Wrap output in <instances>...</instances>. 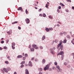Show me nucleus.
<instances>
[{
	"label": "nucleus",
	"mask_w": 74,
	"mask_h": 74,
	"mask_svg": "<svg viewBox=\"0 0 74 74\" xmlns=\"http://www.w3.org/2000/svg\"><path fill=\"white\" fill-rule=\"evenodd\" d=\"M63 41V43H64V44L65 43H66V42H67V40L65 39Z\"/></svg>",
	"instance_id": "a211bd4d"
},
{
	"label": "nucleus",
	"mask_w": 74,
	"mask_h": 74,
	"mask_svg": "<svg viewBox=\"0 0 74 74\" xmlns=\"http://www.w3.org/2000/svg\"><path fill=\"white\" fill-rule=\"evenodd\" d=\"M58 41H59L57 39L56 40H55V42L56 43H57L58 42Z\"/></svg>",
	"instance_id": "a878e982"
},
{
	"label": "nucleus",
	"mask_w": 74,
	"mask_h": 74,
	"mask_svg": "<svg viewBox=\"0 0 74 74\" xmlns=\"http://www.w3.org/2000/svg\"><path fill=\"white\" fill-rule=\"evenodd\" d=\"M56 68L57 69H60V67H59V66H56Z\"/></svg>",
	"instance_id": "b1692460"
},
{
	"label": "nucleus",
	"mask_w": 74,
	"mask_h": 74,
	"mask_svg": "<svg viewBox=\"0 0 74 74\" xmlns=\"http://www.w3.org/2000/svg\"><path fill=\"white\" fill-rule=\"evenodd\" d=\"M5 63H6V64H8V62L7 61H6L5 62Z\"/></svg>",
	"instance_id": "de8ad7c7"
},
{
	"label": "nucleus",
	"mask_w": 74,
	"mask_h": 74,
	"mask_svg": "<svg viewBox=\"0 0 74 74\" xmlns=\"http://www.w3.org/2000/svg\"><path fill=\"white\" fill-rule=\"evenodd\" d=\"M54 64L56 66H57L58 65V63L56 62H54Z\"/></svg>",
	"instance_id": "5701e85b"
},
{
	"label": "nucleus",
	"mask_w": 74,
	"mask_h": 74,
	"mask_svg": "<svg viewBox=\"0 0 74 74\" xmlns=\"http://www.w3.org/2000/svg\"><path fill=\"white\" fill-rule=\"evenodd\" d=\"M50 51H51V52L52 54L54 55V53H53V50L52 49H51L50 50Z\"/></svg>",
	"instance_id": "423d86ee"
},
{
	"label": "nucleus",
	"mask_w": 74,
	"mask_h": 74,
	"mask_svg": "<svg viewBox=\"0 0 74 74\" xmlns=\"http://www.w3.org/2000/svg\"><path fill=\"white\" fill-rule=\"evenodd\" d=\"M43 14V17H45V16H46V15L44 13Z\"/></svg>",
	"instance_id": "4c0bfd02"
},
{
	"label": "nucleus",
	"mask_w": 74,
	"mask_h": 74,
	"mask_svg": "<svg viewBox=\"0 0 74 74\" xmlns=\"http://www.w3.org/2000/svg\"><path fill=\"white\" fill-rule=\"evenodd\" d=\"M45 39V36H43L42 37V40H44V39Z\"/></svg>",
	"instance_id": "4468645a"
},
{
	"label": "nucleus",
	"mask_w": 74,
	"mask_h": 74,
	"mask_svg": "<svg viewBox=\"0 0 74 74\" xmlns=\"http://www.w3.org/2000/svg\"><path fill=\"white\" fill-rule=\"evenodd\" d=\"M34 59V58H32L31 60H33Z\"/></svg>",
	"instance_id": "4d7b16f0"
},
{
	"label": "nucleus",
	"mask_w": 74,
	"mask_h": 74,
	"mask_svg": "<svg viewBox=\"0 0 74 74\" xmlns=\"http://www.w3.org/2000/svg\"><path fill=\"white\" fill-rule=\"evenodd\" d=\"M39 74H42V73L41 72H40Z\"/></svg>",
	"instance_id": "0e129e2a"
},
{
	"label": "nucleus",
	"mask_w": 74,
	"mask_h": 74,
	"mask_svg": "<svg viewBox=\"0 0 74 74\" xmlns=\"http://www.w3.org/2000/svg\"><path fill=\"white\" fill-rule=\"evenodd\" d=\"M3 70L6 73H7V72H8V71L7 70L6 68H3Z\"/></svg>",
	"instance_id": "2eb2a0df"
},
{
	"label": "nucleus",
	"mask_w": 74,
	"mask_h": 74,
	"mask_svg": "<svg viewBox=\"0 0 74 74\" xmlns=\"http://www.w3.org/2000/svg\"><path fill=\"white\" fill-rule=\"evenodd\" d=\"M58 9H59V10H60L61 9V7L60 6H59L58 8Z\"/></svg>",
	"instance_id": "f704fd0d"
},
{
	"label": "nucleus",
	"mask_w": 74,
	"mask_h": 74,
	"mask_svg": "<svg viewBox=\"0 0 74 74\" xmlns=\"http://www.w3.org/2000/svg\"><path fill=\"white\" fill-rule=\"evenodd\" d=\"M12 49H15V47H14V46L12 45Z\"/></svg>",
	"instance_id": "473e14b6"
},
{
	"label": "nucleus",
	"mask_w": 74,
	"mask_h": 74,
	"mask_svg": "<svg viewBox=\"0 0 74 74\" xmlns=\"http://www.w3.org/2000/svg\"><path fill=\"white\" fill-rule=\"evenodd\" d=\"M25 59H26V57H24L23 58V60H25Z\"/></svg>",
	"instance_id": "72a5a7b5"
},
{
	"label": "nucleus",
	"mask_w": 74,
	"mask_h": 74,
	"mask_svg": "<svg viewBox=\"0 0 74 74\" xmlns=\"http://www.w3.org/2000/svg\"><path fill=\"white\" fill-rule=\"evenodd\" d=\"M49 18H50V19H52V16H51V15L49 16Z\"/></svg>",
	"instance_id": "7c9ffc66"
},
{
	"label": "nucleus",
	"mask_w": 74,
	"mask_h": 74,
	"mask_svg": "<svg viewBox=\"0 0 74 74\" xmlns=\"http://www.w3.org/2000/svg\"><path fill=\"white\" fill-rule=\"evenodd\" d=\"M38 70H39V71H42V68H39V69H38Z\"/></svg>",
	"instance_id": "aec40b11"
},
{
	"label": "nucleus",
	"mask_w": 74,
	"mask_h": 74,
	"mask_svg": "<svg viewBox=\"0 0 74 74\" xmlns=\"http://www.w3.org/2000/svg\"><path fill=\"white\" fill-rule=\"evenodd\" d=\"M64 34H67V32H63Z\"/></svg>",
	"instance_id": "58836bf2"
},
{
	"label": "nucleus",
	"mask_w": 74,
	"mask_h": 74,
	"mask_svg": "<svg viewBox=\"0 0 74 74\" xmlns=\"http://www.w3.org/2000/svg\"><path fill=\"white\" fill-rule=\"evenodd\" d=\"M4 42V41L3 40H2L1 41V44H3Z\"/></svg>",
	"instance_id": "79ce46f5"
},
{
	"label": "nucleus",
	"mask_w": 74,
	"mask_h": 74,
	"mask_svg": "<svg viewBox=\"0 0 74 74\" xmlns=\"http://www.w3.org/2000/svg\"><path fill=\"white\" fill-rule=\"evenodd\" d=\"M72 9H73V10H74V7H72Z\"/></svg>",
	"instance_id": "69168bd1"
},
{
	"label": "nucleus",
	"mask_w": 74,
	"mask_h": 74,
	"mask_svg": "<svg viewBox=\"0 0 74 74\" xmlns=\"http://www.w3.org/2000/svg\"><path fill=\"white\" fill-rule=\"evenodd\" d=\"M34 6H37V5H36V3L37 4H38V2H34Z\"/></svg>",
	"instance_id": "f8f14e48"
},
{
	"label": "nucleus",
	"mask_w": 74,
	"mask_h": 74,
	"mask_svg": "<svg viewBox=\"0 0 74 74\" xmlns=\"http://www.w3.org/2000/svg\"><path fill=\"white\" fill-rule=\"evenodd\" d=\"M67 67H68V68H70V65H68V66H67Z\"/></svg>",
	"instance_id": "5fc2aeb1"
},
{
	"label": "nucleus",
	"mask_w": 74,
	"mask_h": 74,
	"mask_svg": "<svg viewBox=\"0 0 74 74\" xmlns=\"http://www.w3.org/2000/svg\"><path fill=\"white\" fill-rule=\"evenodd\" d=\"M32 47H33V48H34L35 49H38V47H37V46L36 45H34L32 46Z\"/></svg>",
	"instance_id": "20e7f679"
},
{
	"label": "nucleus",
	"mask_w": 74,
	"mask_h": 74,
	"mask_svg": "<svg viewBox=\"0 0 74 74\" xmlns=\"http://www.w3.org/2000/svg\"><path fill=\"white\" fill-rule=\"evenodd\" d=\"M18 21H15L12 23L13 24H15V23H17Z\"/></svg>",
	"instance_id": "cd10ccee"
},
{
	"label": "nucleus",
	"mask_w": 74,
	"mask_h": 74,
	"mask_svg": "<svg viewBox=\"0 0 74 74\" xmlns=\"http://www.w3.org/2000/svg\"><path fill=\"white\" fill-rule=\"evenodd\" d=\"M58 72H59V71H60V69H58L57 70Z\"/></svg>",
	"instance_id": "3c124183"
},
{
	"label": "nucleus",
	"mask_w": 74,
	"mask_h": 74,
	"mask_svg": "<svg viewBox=\"0 0 74 74\" xmlns=\"http://www.w3.org/2000/svg\"><path fill=\"white\" fill-rule=\"evenodd\" d=\"M64 65H65V66H66L67 64V63L66 62H64Z\"/></svg>",
	"instance_id": "c756f323"
},
{
	"label": "nucleus",
	"mask_w": 74,
	"mask_h": 74,
	"mask_svg": "<svg viewBox=\"0 0 74 74\" xmlns=\"http://www.w3.org/2000/svg\"><path fill=\"white\" fill-rule=\"evenodd\" d=\"M67 2H71V0H66Z\"/></svg>",
	"instance_id": "37998d69"
},
{
	"label": "nucleus",
	"mask_w": 74,
	"mask_h": 74,
	"mask_svg": "<svg viewBox=\"0 0 74 74\" xmlns=\"http://www.w3.org/2000/svg\"><path fill=\"white\" fill-rule=\"evenodd\" d=\"M4 49H7V47H3Z\"/></svg>",
	"instance_id": "49530a36"
},
{
	"label": "nucleus",
	"mask_w": 74,
	"mask_h": 74,
	"mask_svg": "<svg viewBox=\"0 0 74 74\" xmlns=\"http://www.w3.org/2000/svg\"><path fill=\"white\" fill-rule=\"evenodd\" d=\"M31 45H29V48H31Z\"/></svg>",
	"instance_id": "864d4df0"
},
{
	"label": "nucleus",
	"mask_w": 74,
	"mask_h": 74,
	"mask_svg": "<svg viewBox=\"0 0 74 74\" xmlns=\"http://www.w3.org/2000/svg\"><path fill=\"white\" fill-rule=\"evenodd\" d=\"M25 12L27 14H28V11H27V9H26L25 10Z\"/></svg>",
	"instance_id": "c85d7f7f"
},
{
	"label": "nucleus",
	"mask_w": 74,
	"mask_h": 74,
	"mask_svg": "<svg viewBox=\"0 0 74 74\" xmlns=\"http://www.w3.org/2000/svg\"><path fill=\"white\" fill-rule=\"evenodd\" d=\"M35 61H36V62H37V61H38V59H35Z\"/></svg>",
	"instance_id": "13d9d810"
},
{
	"label": "nucleus",
	"mask_w": 74,
	"mask_h": 74,
	"mask_svg": "<svg viewBox=\"0 0 74 74\" xmlns=\"http://www.w3.org/2000/svg\"><path fill=\"white\" fill-rule=\"evenodd\" d=\"M57 12H58V13H60V10H59L58 9L57 10Z\"/></svg>",
	"instance_id": "c9c22d12"
},
{
	"label": "nucleus",
	"mask_w": 74,
	"mask_h": 74,
	"mask_svg": "<svg viewBox=\"0 0 74 74\" xmlns=\"http://www.w3.org/2000/svg\"><path fill=\"white\" fill-rule=\"evenodd\" d=\"M60 4L61 6H64V5L63 4L61 3H60Z\"/></svg>",
	"instance_id": "bb28decb"
},
{
	"label": "nucleus",
	"mask_w": 74,
	"mask_h": 74,
	"mask_svg": "<svg viewBox=\"0 0 74 74\" xmlns=\"http://www.w3.org/2000/svg\"><path fill=\"white\" fill-rule=\"evenodd\" d=\"M61 58H62V59H61L62 60H63V59L64 58V55H62Z\"/></svg>",
	"instance_id": "412c9836"
},
{
	"label": "nucleus",
	"mask_w": 74,
	"mask_h": 74,
	"mask_svg": "<svg viewBox=\"0 0 74 74\" xmlns=\"http://www.w3.org/2000/svg\"><path fill=\"white\" fill-rule=\"evenodd\" d=\"M14 74H16V72H14Z\"/></svg>",
	"instance_id": "338daca9"
},
{
	"label": "nucleus",
	"mask_w": 74,
	"mask_h": 74,
	"mask_svg": "<svg viewBox=\"0 0 74 74\" xmlns=\"http://www.w3.org/2000/svg\"><path fill=\"white\" fill-rule=\"evenodd\" d=\"M60 48L61 49V51H62L63 49V47L62 45H61L60 47Z\"/></svg>",
	"instance_id": "9b49d317"
},
{
	"label": "nucleus",
	"mask_w": 74,
	"mask_h": 74,
	"mask_svg": "<svg viewBox=\"0 0 74 74\" xmlns=\"http://www.w3.org/2000/svg\"><path fill=\"white\" fill-rule=\"evenodd\" d=\"M42 10V9L40 8V9L38 11L39 12H41V11Z\"/></svg>",
	"instance_id": "a19ab883"
},
{
	"label": "nucleus",
	"mask_w": 74,
	"mask_h": 74,
	"mask_svg": "<svg viewBox=\"0 0 74 74\" xmlns=\"http://www.w3.org/2000/svg\"><path fill=\"white\" fill-rule=\"evenodd\" d=\"M51 63L52 62H50V63H49V66H50V64H51Z\"/></svg>",
	"instance_id": "e2e57ef3"
},
{
	"label": "nucleus",
	"mask_w": 74,
	"mask_h": 74,
	"mask_svg": "<svg viewBox=\"0 0 74 74\" xmlns=\"http://www.w3.org/2000/svg\"><path fill=\"white\" fill-rule=\"evenodd\" d=\"M55 67L54 66H53V67L52 69H53V70H54V69H55Z\"/></svg>",
	"instance_id": "6e6d98bb"
},
{
	"label": "nucleus",
	"mask_w": 74,
	"mask_h": 74,
	"mask_svg": "<svg viewBox=\"0 0 74 74\" xmlns=\"http://www.w3.org/2000/svg\"><path fill=\"white\" fill-rule=\"evenodd\" d=\"M28 65L29 66H31V67L32 66V62H31V61H29V62Z\"/></svg>",
	"instance_id": "6e6552de"
},
{
	"label": "nucleus",
	"mask_w": 74,
	"mask_h": 74,
	"mask_svg": "<svg viewBox=\"0 0 74 74\" xmlns=\"http://www.w3.org/2000/svg\"><path fill=\"white\" fill-rule=\"evenodd\" d=\"M25 63V61H23L22 62H21V64H24V63Z\"/></svg>",
	"instance_id": "6ab92c4d"
},
{
	"label": "nucleus",
	"mask_w": 74,
	"mask_h": 74,
	"mask_svg": "<svg viewBox=\"0 0 74 74\" xmlns=\"http://www.w3.org/2000/svg\"><path fill=\"white\" fill-rule=\"evenodd\" d=\"M2 49H3L2 48L0 47V50H2Z\"/></svg>",
	"instance_id": "bf43d9fd"
},
{
	"label": "nucleus",
	"mask_w": 74,
	"mask_h": 74,
	"mask_svg": "<svg viewBox=\"0 0 74 74\" xmlns=\"http://www.w3.org/2000/svg\"><path fill=\"white\" fill-rule=\"evenodd\" d=\"M31 51L33 52L34 51V48L31 49Z\"/></svg>",
	"instance_id": "393cba45"
},
{
	"label": "nucleus",
	"mask_w": 74,
	"mask_h": 74,
	"mask_svg": "<svg viewBox=\"0 0 74 74\" xmlns=\"http://www.w3.org/2000/svg\"><path fill=\"white\" fill-rule=\"evenodd\" d=\"M45 63V59H43L42 60V63L44 64V63Z\"/></svg>",
	"instance_id": "ddd939ff"
},
{
	"label": "nucleus",
	"mask_w": 74,
	"mask_h": 74,
	"mask_svg": "<svg viewBox=\"0 0 74 74\" xmlns=\"http://www.w3.org/2000/svg\"><path fill=\"white\" fill-rule=\"evenodd\" d=\"M39 16H42V14H40V15H39Z\"/></svg>",
	"instance_id": "680f3d73"
},
{
	"label": "nucleus",
	"mask_w": 74,
	"mask_h": 74,
	"mask_svg": "<svg viewBox=\"0 0 74 74\" xmlns=\"http://www.w3.org/2000/svg\"><path fill=\"white\" fill-rule=\"evenodd\" d=\"M61 45H60V44H58V47H60V46Z\"/></svg>",
	"instance_id": "ea45409f"
},
{
	"label": "nucleus",
	"mask_w": 74,
	"mask_h": 74,
	"mask_svg": "<svg viewBox=\"0 0 74 74\" xmlns=\"http://www.w3.org/2000/svg\"><path fill=\"white\" fill-rule=\"evenodd\" d=\"M53 28H49V30H53Z\"/></svg>",
	"instance_id": "2f4dec72"
},
{
	"label": "nucleus",
	"mask_w": 74,
	"mask_h": 74,
	"mask_svg": "<svg viewBox=\"0 0 74 74\" xmlns=\"http://www.w3.org/2000/svg\"><path fill=\"white\" fill-rule=\"evenodd\" d=\"M25 74H29V71H28V70L27 69H25Z\"/></svg>",
	"instance_id": "39448f33"
},
{
	"label": "nucleus",
	"mask_w": 74,
	"mask_h": 74,
	"mask_svg": "<svg viewBox=\"0 0 74 74\" xmlns=\"http://www.w3.org/2000/svg\"><path fill=\"white\" fill-rule=\"evenodd\" d=\"M66 37L69 40V39H70V36L69 35L66 36Z\"/></svg>",
	"instance_id": "9d476101"
},
{
	"label": "nucleus",
	"mask_w": 74,
	"mask_h": 74,
	"mask_svg": "<svg viewBox=\"0 0 74 74\" xmlns=\"http://www.w3.org/2000/svg\"><path fill=\"white\" fill-rule=\"evenodd\" d=\"M49 68V64H47L46 66L44 68V70H48Z\"/></svg>",
	"instance_id": "f257e3e1"
},
{
	"label": "nucleus",
	"mask_w": 74,
	"mask_h": 74,
	"mask_svg": "<svg viewBox=\"0 0 74 74\" xmlns=\"http://www.w3.org/2000/svg\"><path fill=\"white\" fill-rule=\"evenodd\" d=\"M74 42V39H73L72 40V41H71V42Z\"/></svg>",
	"instance_id": "8fccbe9b"
},
{
	"label": "nucleus",
	"mask_w": 74,
	"mask_h": 74,
	"mask_svg": "<svg viewBox=\"0 0 74 74\" xmlns=\"http://www.w3.org/2000/svg\"><path fill=\"white\" fill-rule=\"evenodd\" d=\"M12 45H13V46H15V43H14V42L12 43Z\"/></svg>",
	"instance_id": "e433bc0d"
},
{
	"label": "nucleus",
	"mask_w": 74,
	"mask_h": 74,
	"mask_svg": "<svg viewBox=\"0 0 74 74\" xmlns=\"http://www.w3.org/2000/svg\"><path fill=\"white\" fill-rule=\"evenodd\" d=\"M2 72H3V73H4V71L3 70H2Z\"/></svg>",
	"instance_id": "774afa93"
},
{
	"label": "nucleus",
	"mask_w": 74,
	"mask_h": 74,
	"mask_svg": "<svg viewBox=\"0 0 74 74\" xmlns=\"http://www.w3.org/2000/svg\"><path fill=\"white\" fill-rule=\"evenodd\" d=\"M63 54H64V53H63V52L61 51L57 54V55H63Z\"/></svg>",
	"instance_id": "7ed1b4c3"
},
{
	"label": "nucleus",
	"mask_w": 74,
	"mask_h": 74,
	"mask_svg": "<svg viewBox=\"0 0 74 74\" xmlns=\"http://www.w3.org/2000/svg\"><path fill=\"white\" fill-rule=\"evenodd\" d=\"M48 5H49V4H46L45 7L47 8H48Z\"/></svg>",
	"instance_id": "f3484780"
},
{
	"label": "nucleus",
	"mask_w": 74,
	"mask_h": 74,
	"mask_svg": "<svg viewBox=\"0 0 74 74\" xmlns=\"http://www.w3.org/2000/svg\"><path fill=\"white\" fill-rule=\"evenodd\" d=\"M45 30H46V32H49V29L48 28H46L45 29Z\"/></svg>",
	"instance_id": "dca6fc26"
},
{
	"label": "nucleus",
	"mask_w": 74,
	"mask_h": 74,
	"mask_svg": "<svg viewBox=\"0 0 74 74\" xmlns=\"http://www.w3.org/2000/svg\"><path fill=\"white\" fill-rule=\"evenodd\" d=\"M23 58V56L22 55H19L17 56V58Z\"/></svg>",
	"instance_id": "1a4fd4ad"
},
{
	"label": "nucleus",
	"mask_w": 74,
	"mask_h": 74,
	"mask_svg": "<svg viewBox=\"0 0 74 74\" xmlns=\"http://www.w3.org/2000/svg\"><path fill=\"white\" fill-rule=\"evenodd\" d=\"M26 23H29L30 22V20L29 18H26L25 19Z\"/></svg>",
	"instance_id": "f03ea898"
},
{
	"label": "nucleus",
	"mask_w": 74,
	"mask_h": 74,
	"mask_svg": "<svg viewBox=\"0 0 74 74\" xmlns=\"http://www.w3.org/2000/svg\"><path fill=\"white\" fill-rule=\"evenodd\" d=\"M24 66V65H23V64H22V65H21V67H23Z\"/></svg>",
	"instance_id": "603ef678"
},
{
	"label": "nucleus",
	"mask_w": 74,
	"mask_h": 74,
	"mask_svg": "<svg viewBox=\"0 0 74 74\" xmlns=\"http://www.w3.org/2000/svg\"><path fill=\"white\" fill-rule=\"evenodd\" d=\"M17 10L18 11H19V10H20L21 11H22V7H19L18 8H17Z\"/></svg>",
	"instance_id": "0eeeda50"
},
{
	"label": "nucleus",
	"mask_w": 74,
	"mask_h": 74,
	"mask_svg": "<svg viewBox=\"0 0 74 74\" xmlns=\"http://www.w3.org/2000/svg\"><path fill=\"white\" fill-rule=\"evenodd\" d=\"M28 56V55H27V54H25V57H27V56Z\"/></svg>",
	"instance_id": "c03bdc74"
},
{
	"label": "nucleus",
	"mask_w": 74,
	"mask_h": 74,
	"mask_svg": "<svg viewBox=\"0 0 74 74\" xmlns=\"http://www.w3.org/2000/svg\"><path fill=\"white\" fill-rule=\"evenodd\" d=\"M18 29H19V30H21V27H20L18 26Z\"/></svg>",
	"instance_id": "a18cd8bd"
},
{
	"label": "nucleus",
	"mask_w": 74,
	"mask_h": 74,
	"mask_svg": "<svg viewBox=\"0 0 74 74\" xmlns=\"http://www.w3.org/2000/svg\"><path fill=\"white\" fill-rule=\"evenodd\" d=\"M60 44L62 45V40H61L60 41Z\"/></svg>",
	"instance_id": "4be33fe9"
},
{
	"label": "nucleus",
	"mask_w": 74,
	"mask_h": 74,
	"mask_svg": "<svg viewBox=\"0 0 74 74\" xmlns=\"http://www.w3.org/2000/svg\"><path fill=\"white\" fill-rule=\"evenodd\" d=\"M40 49H42L43 48L41 46L40 47Z\"/></svg>",
	"instance_id": "052dcab7"
},
{
	"label": "nucleus",
	"mask_w": 74,
	"mask_h": 74,
	"mask_svg": "<svg viewBox=\"0 0 74 74\" xmlns=\"http://www.w3.org/2000/svg\"><path fill=\"white\" fill-rule=\"evenodd\" d=\"M60 36H62V35H63V33H60Z\"/></svg>",
	"instance_id": "09e8293b"
}]
</instances>
